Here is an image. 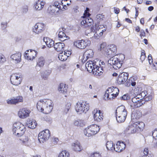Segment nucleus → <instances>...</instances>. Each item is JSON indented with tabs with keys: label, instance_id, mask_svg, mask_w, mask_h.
<instances>
[{
	"label": "nucleus",
	"instance_id": "nucleus-1",
	"mask_svg": "<svg viewBox=\"0 0 157 157\" xmlns=\"http://www.w3.org/2000/svg\"><path fill=\"white\" fill-rule=\"evenodd\" d=\"M127 114V111L124 105L118 107L115 112V116L117 122L121 123L124 122Z\"/></svg>",
	"mask_w": 157,
	"mask_h": 157
},
{
	"label": "nucleus",
	"instance_id": "nucleus-2",
	"mask_svg": "<svg viewBox=\"0 0 157 157\" xmlns=\"http://www.w3.org/2000/svg\"><path fill=\"white\" fill-rule=\"evenodd\" d=\"M75 109L76 112L79 114L82 113H86L89 109V105L86 102L80 101L76 103L75 106Z\"/></svg>",
	"mask_w": 157,
	"mask_h": 157
},
{
	"label": "nucleus",
	"instance_id": "nucleus-3",
	"mask_svg": "<svg viewBox=\"0 0 157 157\" xmlns=\"http://www.w3.org/2000/svg\"><path fill=\"white\" fill-rule=\"evenodd\" d=\"M108 63L112 66L114 69L117 70L121 67L123 62L120 60V59L117 57L116 55L110 58L108 61Z\"/></svg>",
	"mask_w": 157,
	"mask_h": 157
},
{
	"label": "nucleus",
	"instance_id": "nucleus-4",
	"mask_svg": "<svg viewBox=\"0 0 157 157\" xmlns=\"http://www.w3.org/2000/svg\"><path fill=\"white\" fill-rule=\"evenodd\" d=\"M90 44V40L87 39L77 40L74 42V45L78 48L82 49L85 48Z\"/></svg>",
	"mask_w": 157,
	"mask_h": 157
},
{
	"label": "nucleus",
	"instance_id": "nucleus-5",
	"mask_svg": "<svg viewBox=\"0 0 157 157\" xmlns=\"http://www.w3.org/2000/svg\"><path fill=\"white\" fill-rule=\"evenodd\" d=\"M50 136V131L46 129L40 132L39 134L38 140L40 142L43 143L47 140Z\"/></svg>",
	"mask_w": 157,
	"mask_h": 157
},
{
	"label": "nucleus",
	"instance_id": "nucleus-6",
	"mask_svg": "<svg viewBox=\"0 0 157 157\" xmlns=\"http://www.w3.org/2000/svg\"><path fill=\"white\" fill-rule=\"evenodd\" d=\"M145 126V124L143 122L137 121L131 125L130 128L133 132H136L137 131H141L143 130Z\"/></svg>",
	"mask_w": 157,
	"mask_h": 157
},
{
	"label": "nucleus",
	"instance_id": "nucleus-7",
	"mask_svg": "<svg viewBox=\"0 0 157 157\" xmlns=\"http://www.w3.org/2000/svg\"><path fill=\"white\" fill-rule=\"evenodd\" d=\"M21 80V75L19 74L15 73L11 76V82L14 85H18L20 84Z\"/></svg>",
	"mask_w": 157,
	"mask_h": 157
},
{
	"label": "nucleus",
	"instance_id": "nucleus-8",
	"mask_svg": "<svg viewBox=\"0 0 157 157\" xmlns=\"http://www.w3.org/2000/svg\"><path fill=\"white\" fill-rule=\"evenodd\" d=\"M44 104V111L43 112L45 114H48L50 113L53 108V104L52 101L51 100H48L45 101Z\"/></svg>",
	"mask_w": 157,
	"mask_h": 157
},
{
	"label": "nucleus",
	"instance_id": "nucleus-9",
	"mask_svg": "<svg viewBox=\"0 0 157 157\" xmlns=\"http://www.w3.org/2000/svg\"><path fill=\"white\" fill-rule=\"evenodd\" d=\"M45 25L44 23H36L33 28V30L34 32L36 34H39L42 33L44 29Z\"/></svg>",
	"mask_w": 157,
	"mask_h": 157
},
{
	"label": "nucleus",
	"instance_id": "nucleus-10",
	"mask_svg": "<svg viewBox=\"0 0 157 157\" xmlns=\"http://www.w3.org/2000/svg\"><path fill=\"white\" fill-rule=\"evenodd\" d=\"M83 19L81 22V25L86 27L91 26L93 24V20L89 17H82Z\"/></svg>",
	"mask_w": 157,
	"mask_h": 157
},
{
	"label": "nucleus",
	"instance_id": "nucleus-11",
	"mask_svg": "<svg viewBox=\"0 0 157 157\" xmlns=\"http://www.w3.org/2000/svg\"><path fill=\"white\" fill-rule=\"evenodd\" d=\"M114 91H116V93H117L119 94V89L116 87L112 86L108 88L106 90L105 93L104 95L105 97H106V99L107 100H111V98H109L110 94L111 93Z\"/></svg>",
	"mask_w": 157,
	"mask_h": 157
},
{
	"label": "nucleus",
	"instance_id": "nucleus-12",
	"mask_svg": "<svg viewBox=\"0 0 157 157\" xmlns=\"http://www.w3.org/2000/svg\"><path fill=\"white\" fill-rule=\"evenodd\" d=\"M26 130L25 126L23 124L21 125L16 130L13 129V133L19 137L22 136Z\"/></svg>",
	"mask_w": 157,
	"mask_h": 157
},
{
	"label": "nucleus",
	"instance_id": "nucleus-13",
	"mask_svg": "<svg viewBox=\"0 0 157 157\" xmlns=\"http://www.w3.org/2000/svg\"><path fill=\"white\" fill-rule=\"evenodd\" d=\"M23 98L22 96H19L15 97H13L10 99L7 100V102L9 104L16 105L19 102H22Z\"/></svg>",
	"mask_w": 157,
	"mask_h": 157
},
{
	"label": "nucleus",
	"instance_id": "nucleus-14",
	"mask_svg": "<svg viewBox=\"0 0 157 157\" xmlns=\"http://www.w3.org/2000/svg\"><path fill=\"white\" fill-rule=\"evenodd\" d=\"M132 101L134 103V107L135 108L140 107L145 103L143 100L140 99L137 96L132 98Z\"/></svg>",
	"mask_w": 157,
	"mask_h": 157
},
{
	"label": "nucleus",
	"instance_id": "nucleus-15",
	"mask_svg": "<svg viewBox=\"0 0 157 157\" xmlns=\"http://www.w3.org/2000/svg\"><path fill=\"white\" fill-rule=\"evenodd\" d=\"M128 76L127 73L123 72L119 75L117 81L120 84L124 83L127 80Z\"/></svg>",
	"mask_w": 157,
	"mask_h": 157
},
{
	"label": "nucleus",
	"instance_id": "nucleus-16",
	"mask_svg": "<svg viewBox=\"0 0 157 157\" xmlns=\"http://www.w3.org/2000/svg\"><path fill=\"white\" fill-rule=\"evenodd\" d=\"M30 111L27 108L21 109L18 112V116L20 118H25L29 116Z\"/></svg>",
	"mask_w": 157,
	"mask_h": 157
},
{
	"label": "nucleus",
	"instance_id": "nucleus-17",
	"mask_svg": "<svg viewBox=\"0 0 157 157\" xmlns=\"http://www.w3.org/2000/svg\"><path fill=\"white\" fill-rule=\"evenodd\" d=\"M93 113H94V118L95 121L97 122H100L103 119V116L101 114V110H98L97 109H94L93 112Z\"/></svg>",
	"mask_w": 157,
	"mask_h": 157
},
{
	"label": "nucleus",
	"instance_id": "nucleus-18",
	"mask_svg": "<svg viewBox=\"0 0 157 157\" xmlns=\"http://www.w3.org/2000/svg\"><path fill=\"white\" fill-rule=\"evenodd\" d=\"M126 145L124 142L119 141L116 144L114 151L116 152H120L125 149Z\"/></svg>",
	"mask_w": 157,
	"mask_h": 157
},
{
	"label": "nucleus",
	"instance_id": "nucleus-19",
	"mask_svg": "<svg viewBox=\"0 0 157 157\" xmlns=\"http://www.w3.org/2000/svg\"><path fill=\"white\" fill-rule=\"evenodd\" d=\"M45 2L41 0H38L34 5V7L36 10H40L43 8Z\"/></svg>",
	"mask_w": 157,
	"mask_h": 157
},
{
	"label": "nucleus",
	"instance_id": "nucleus-20",
	"mask_svg": "<svg viewBox=\"0 0 157 157\" xmlns=\"http://www.w3.org/2000/svg\"><path fill=\"white\" fill-rule=\"evenodd\" d=\"M65 46V44L63 42H58L54 44V48L57 52L61 51L64 50V48Z\"/></svg>",
	"mask_w": 157,
	"mask_h": 157
},
{
	"label": "nucleus",
	"instance_id": "nucleus-21",
	"mask_svg": "<svg viewBox=\"0 0 157 157\" xmlns=\"http://www.w3.org/2000/svg\"><path fill=\"white\" fill-rule=\"evenodd\" d=\"M21 53L18 52L16 54L12 55L11 56L10 58L14 60L16 63H18L21 61Z\"/></svg>",
	"mask_w": 157,
	"mask_h": 157
},
{
	"label": "nucleus",
	"instance_id": "nucleus-22",
	"mask_svg": "<svg viewBox=\"0 0 157 157\" xmlns=\"http://www.w3.org/2000/svg\"><path fill=\"white\" fill-rule=\"evenodd\" d=\"M51 72L52 71L50 70H47L43 71L41 73L42 78L44 80H47Z\"/></svg>",
	"mask_w": 157,
	"mask_h": 157
},
{
	"label": "nucleus",
	"instance_id": "nucleus-23",
	"mask_svg": "<svg viewBox=\"0 0 157 157\" xmlns=\"http://www.w3.org/2000/svg\"><path fill=\"white\" fill-rule=\"evenodd\" d=\"M27 125L28 127L32 129L35 128L37 125L36 121L34 120H29L27 121Z\"/></svg>",
	"mask_w": 157,
	"mask_h": 157
},
{
	"label": "nucleus",
	"instance_id": "nucleus-24",
	"mask_svg": "<svg viewBox=\"0 0 157 157\" xmlns=\"http://www.w3.org/2000/svg\"><path fill=\"white\" fill-rule=\"evenodd\" d=\"M67 87L66 86L65 84L60 83L59 86L58 90L61 93L65 94L67 92Z\"/></svg>",
	"mask_w": 157,
	"mask_h": 157
},
{
	"label": "nucleus",
	"instance_id": "nucleus-25",
	"mask_svg": "<svg viewBox=\"0 0 157 157\" xmlns=\"http://www.w3.org/2000/svg\"><path fill=\"white\" fill-rule=\"evenodd\" d=\"M90 127L88 126L87 128H86L84 130V133L85 136L88 137L95 135V133L91 129H90Z\"/></svg>",
	"mask_w": 157,
	"mask_h": 157
},
{
	"label": "nucleus",
	"instance_id": "nucleus-26",
	"mask_svg": "<svg viewBox=\"0 0 157 157\" xmlns=\"http://www.w3.org/2000/svg\"><path fill=\"white\" fill-rule=\"evenodd\" d=\"M45 103V101L43 100H40L37 102L36 105V108L39 111L43 112L44 111V104Z\"/></svg>",
	"mask_w": 157,
	"mask_h": 157
},
{
	"label": "nucleus",
	"instance_id": "nucleus-27",
	"mask_svg": "<svg viewBox=\"0 0 157 157\" xmlns=\"http://www.w3.org/2000/svg\"><path fill=\"white\" fill-rule=\"evenodd\" d=\"M59 31L58 34L59 38L61 41H63L67 39L68 36H66V34L63 31H61V29H59Z\"/></svg>",
	"mask_w": 157,
	"mask_h": 157
},
{
	"label": "nucleus",
	"instance_id": "nucleus-28",
	"mask_svg": "<svg viewBox=\"0 0 157 157\" xmlns=\"http://www.w3.org/2000/svg\"><path fill=\"white\" fill-rule=\"evenodd\" d=\"M93 64H94V62H93L92 61H89L86 63L85 65L86 67L88 72H93V69H92V68L93 67Z\"/></svg>",
	"mask_w": 157,
	"mask_h": 157
},
{
	"label": "nucleus",
	"instance_id": "nucleus-29",
	"mask_svg": "<svg viewBox=\"0 0 157 157\" xmlns=\"http://www.w3.org/2000/svg\"><path fill=\"white\" fill-rule=\"evenodd\" d=\"M106 147L108 150L112 151H114L115 149V144L112 141H107L106 144Z\"/></svg>",
	"mask_w": 157,
	"mask_h": 157
},
{
	"label": "nucleus",
	"instance_id": "nucleus-30",
	"mask_svg": "<svg viewBox=\"0 0 157 157\" xmlns=\"http://www.w3.org/2000/svg\"><path fill=\"white\" fill-rule=\"evenodd\" d=\"M94 54L92 50L89 49L87 50L84 53L83 55V57L84 58H87V59L92 57L93 56Z\"/></svg>",
	"mask_w": 157,
	"mask_h": 157
},
{
	"label": "nucleus",
	"instance_id": "nucleus-31",
	"mask_svg": "<svg viewBox=\"0 0 157 157\" xmlns=\"http://www.w3.org/2000/svg\"><path fill=\"white\" fill-rule=\"evenodd\" d=\"M72 146L73 149L75 151H80L82 149L80 144L78 141H76L74 143Z\"/></svg>",
	"mask_w": 157,
	"mask_h": 157
},
{
	"label": "nucleus",
	"instance_id": "nucleus-32",
	"mask_svg": "<svg viewBox=\"0 0 157 157\" xmlns=\"http://www.w3.org/2000/svg\"><path fill=\"white\" fill-rule=\"evenodd\" d=\"M48 10L49 11V13L51 14H56L59 12V9L56 8L54 6H50L48 7Z\"/></svg>",
	"mask_w": 157,
	"mask_h": 157
},
{
	"label": "nucleus",
	"instance_id": "nucleus-33",
	"mask_svg": "<svg viewBox=\"0 0 157 157\" xmlns=\"http://www.w3.org/2000/svg\"><path fill=\"white\" fill-rule=\"evenodd\" d=\"M89 127L90 128V129H91L94 132L95 135L98 132L100 129L99 126L95 124H92Z\"/></svg>",
	"mask_w": 157,
	"mask_h": 157
},
{
	"label": "nucleus",
	"instance_id": "nucleus-34",
	"mask_svg": "<svg viewBox=\"0 0 157 157\" xmlns=\"http://www.w3.org/2000/svg\"><path fill=\"white\" fill-rule=\"evenodd\" d=\"M153 155L148 153V149L146 148L139 157H153Z\"/></svg>",
	"mask_w": 157,
	"mask_h": 157
},
{
	"label": "nucleus",
	"instance_id": "nucleus-35",
	"mask_svg": "<svg viewBox=\"0 0 157 157\" xmlns=\"http://www.w3.org/2000/svg\"><path fill=\"white\" fill-rule=\"evenodd\" d=\"M83 120L79 119L75 120L74 121V124L76 126L78 127H83L84 125Z\"/></svg>",
	"mask_w": 157,
	"mask_h": 157
},
{
	"label": "nucleus",
	"instance_id": "nucleus-36",
	"mask_svg": "<svg viewBox=\"0 0 157 157\" xmlns=\"http://www.w3.org/2000/svg\"><path fill=\"white\" fill-rule=\"evenodd\" d=\"M45 63V60L43 57H40L37 60V66H38L39 67H43Z\"/></svg>",
	"mask_w": 157,
	"mask_h": 157
},
{
	"label": "nucleus",
	"instance_id": "nucleus-37",
	"mask_svg": "<svg viewBox=\"0 0 157 157\" xmlns=\"http://www.w3.org/2000/svg\"><path fill=\"white\" fill-rule=\"evenodd\" d=\"M105 54L107 56L108 58H111L113 57L116 53L113 52L112 51L110 50L109 49H107V50L105 52Z\"/></svg>",
	"mask_w": 157,
	"mask_h": 157
},
{
	"label": "nucleus",
	"instance_id": "nucleus-38",
	"mask_svg": "<svg viewBox=\"0 0 157 157\" xmlns=\"http://www.w3.org/2000/svg\"><path fill=\"white\" fill-rule=\"evenodd\" d=\"M67 53L64 52V55H63L62 53H60L58 56V58L61 61L66 60L67 58V56L66 55Z\"/></svg>",
	"mask_w": 157,
	"mask_h": 157
},
{
	"label": "nucleus",
	"instance_id": "nucleus-39",
	"mask_svg": "<svg viewBox=\"0 0 157 157\" xmlns=\"http://www.w3.org/2000/svg\"><path fill=\"white\" fill-rule=\"evenodd\" d=\"M69 153L65 150L60 153L58 157H69Z\"/></svg>",
	"mask_w": 157,
	"mask_h": 157
},
{
	"label": "nucleus",
	"instance_id": "nucleus-40",
	"mask_svg": "<svg viewBox=\"0 0 157 157\" xmlns=\"http://www.w3.org/2000/svg\"><path fill=\"white\" fill-rule=\"evenodd\" d=\"M107 45L105 43H103L100 46V50L102 51L105 52L108 48V46H106Z\"/></svg>",
	"mask_w": 157,
	"mask_h": 157
},
{
	"label": "nucleus",
	"instance_id": "nucleus-41",
	"mask_svg": "<svg viewBox=\"0 0 157 157\" xmlns=\"http://www.w3.org/2000/svg\"><path fill=\"white\" fill-rule=\"evenodd\" d=\"M44 41L45 42L46 45L49 48H51L52 46L54 47V41H52L50 42L48 41V40L46 41H45V39L44 38L43 39Z\"/></svg>",
	"mask_w": 157,
	"mask_h": 157
},
{
	"label": "nucleus",
	"instance_id": "nucleus-42",
	"mask_svg": "<svg viewBox=\"0 0 157 157\" xmlns=\"http://www.w3.org/2000/svg\"><path fill=\"white\" fill-rule=\"evenodd\" d=\"M8 22L3 21L1 22V27L2 30H5L7 27Z\"/></svg>",
	"mask_w": 157,
	"mask_h": 157
},
{
	"label": "nucleus",
	"instance_id": "nucleus-43",
	"mask_svg": "<svg viewBox=\"0 0 157 157\" xmlns=\"http://www.w3.org/2000/svg\"><path fill=\"white\" fill-rule=\"evenodd\" d=\"M95 28L94 27L92 26L90 28V33H88V36L89 35H90V36H91L92 37H93L94 36H95V35L96 34L95 33H94L95 32Z\"/></svg>",
	"mask_w": 157,
	"mask_h": 157
},
{
	"label": "nucleus",
	"instance_id": "nucleus-44",
	"mask_svg": "<svg viewBox=\"0 0 157 157\" xmlns=\"http://www.w3.org/2000/svg\"><path fill=\"white\" fill-rule=\"evenodd\" d=\"M71 106V104L70 103H67L66 105L65 108L63 110V113L67 114L70 109Z\"/></svg>",
	"mask_w": 157,
	"mask_h": 157
},
{
	"label": "nucleus",
	"instance_id": "nucleus-45",
	"mask_svg": "<svg viewBox=\"0 0 157 157\" xmlns=\"http://www.w3.org/2000/svg\"><path fill=\"white\" fill-rule=\"evenodd\" d=\"M108 49L116 53L117 52V47L114 44H112L108 46Z\"/></svg>",
	"mask_w": 157,
	"mask_h": 157
},
{
	"label": "nucleus",
	"instance_id": "nucleus-46",
	"mask_svg": "<svg viewBox=\"0 0 157 157\" xmlns=\"http://www.w3.org/2000/svg\"><path fill=\"white\" fill-rule=\"evenodd\" d=\"M22 124H21L20 122H16L13 125V128H12V131L13 132V129H15L16 130L19 127V126H21V125Z\"/></svg>",
	"mask_w": 157,
	"mask_h": 157
},
{
	"label": "nucleus",
	"instance_id": "nucleus-47",
	"mask_svg": "<svg viewBox=\"0 0 157 157\" xmlns=\"http://www.w3.org/2000/svg\"><path fill=\"white\" fill-rule=\"evenodd\" d=\"M96 18L97 19L98 21H101L104 20V16L102 14H98L96 16Z\"/></svg>",
	"mask_w": 157,
	"mask_h": 157
},
{
	"label": "nucleus",
	"instance_id": "nucleus-48",
	"mask_svg": "<svg viewBox=\"0 0 157 157\" xmlns=\"http://www.w3.org/2000/svg\"><path fill=\"white\" fill-rule=\"evenodd\" d=\"M89 9L88 8H86V10L84 11L83 14V16H82V17H90V14L89 13Z\"/></svg>",
	"mask_w": 157,
	"mask_h": 157
},
{
	"label": "nucleus",
	"instance_id": "nucleus-49",
	"mask_svg": "<svg viewBox=\"0 0 157 157\" xmlns=\"http://www.w3.org/2000/svg\"><path fill=\"white\" fill-rule=\"evenodd\" d=\"M90 157H101V155L99 152H95L92 154Z\"/></svg>",
	"mask_w": 157,
	"mask_h": 157
},
{
	"label": "nucleus",
	"instance_id": "nucleus-50",
	"mask_svg": "<svg viewBox=\"0 0 157 157\" xmlns=\"http://www.w3.org/2000/svg\"><path fill=\"white\" fill-rule=\"evenodd\" d=\"M130 98L129 95L128 94H126L124 95L123 96L121 97L120 98L121 100H126L129 99Z\"/></svg>",
	"mask_w": 157,
	"mask_h": 157
},
{
	"label": "nucleus",
	"instance_id": "nucleus-51",
	"mask_svg": "<svg viewBox=\"0 0 157 157\" xmlns=\"http://www.w3.org/2000/svg\"><path fill=\"white\" fill-rule=\"evenodd\" d=\"M28 11V6L27 5H24L23 6L22 9V12L26 13Z\"/></svg>",
	"mask_w": 157,
	"mask_h": 157
},
{
	"label": "nucleus",
	"instance_id": "nucleus-52",
	"mask_svg": "<svg viewBox=\"0 0 157 157\" xmlns=\"http://www.w3.org/2000/svg\"><path fill=\"white\" fill-rule=\"evenodd\" d=\"M152 135L153 138L157 140V128H155L152 132Z\"/></svg>",
	"mask_w": 157,
	"mask_h": 157
},
{
	"label": "nucleus",
	"instance_id": "nucleus-53",
	"mask_svg": "<svg viewBox=\"0 0 157 157\" xmlns=\"http://www.w3.org/2000/svg\"><path fill=\"white\" fill-rule=\"evenodd\" d=\"M61 5L62 6V8H61V9L60 10H66L67 9V6L66 4H63V1H62L61 2Z\"/></svg>",
	"mask_w": 157,
	"mask_h": 157
},
{
	"label": "nucleus",
	"instance_id": "nucleus-54",
	"mask_svg": "<svg viewBox=\"0 0 157 157\" xmlns=\"http://www.w3.org/2000/svg\"><path fill=\"white\" fill-rule=\"evenodd\" d=\"M98 66L97 65H96L94 63V64H93V67L92 68V69H93V71L94 73L95 71V70L97 71L98 70Z\"/></svg>",
	"mask_w": 157,
	"mask_h": 157
},
{
	"label": "nucleus",
	"instance_id": "nucleus-55",
	"mask_svg": "<svg viewBox=\"0 0 157 157\" xmlns=\"http://www.w3.org/2000/svg\"><path fill=\"white\" fill-rule=\"evenodd\" d=\"M118 95V93H116V94L113 93L111 95L110 94L109 98H111V99L112 98H116Z\"/></svg>",
	"mask_w": 157,
	"mask_h": 157
},
{
	"label": "nucleus",
	"instance_id": "nucleus-56",
	"mask_svg": "<svg viewBox=\"0 0 157 157\" xmlns=\"http://www.w3.org/2000/svg\"><path fill=\"white\" fill-rule=\"evenodd\" d=\"M148 60L149 64H151V63H152L153 60L151 55V54H149L148 56Z\"/></svg>",
	"mask_w": 157,
	"mask_h": 157
},
{
	"label": "nucleus",
	"instance_id": "nucleus-57",
	"mask_svg": "<svg viewBox=\"0 0 157 157\" xmlns=\"http://www.w3.org/2000/svg\"><path fill=\"white\" fill-rule=\"evenodd\" d=\"M5 61V58L3 55H0V63H2Z\"/></svg>",
	"mask_w": 157,
	"mask_h": 157
},
{
	"label": "nucleus",
	"instance_id": "nucleus-58",
	"mask_svg": "<svg viewBox=\"0 0 157 157\" xmlns=\"http://www.w3.org/2000/svg\"><path fill=\"white\" fill-rule=\"evenodd\" d=\"M137 114V113H133L132 115V117H133V118H135L136 119H139L140 117V116H137L136 115ZM138 114V113L137 114V115Z\"/></svg>",
	"mask_w": 157,
	"mask_h": 157
},
{
	"label": "nucleus",
	"instance_id": "nucleus-59",
	"mask_svg": "<svg viewBox=\"0 0 157 157\" xmlns=\"http://www.w3.org/2000/svg\"><path fill=\"white\" fill-rule=\"evenodd\" d=\"M113 9H114V12L115 13L117 14L119 13L120 10L119 8L116 7H114L113 8Z\"/></svg>",
	"mask_w": 157,
	"mask_h": 157
},
{
	"label": "nucleus",
	"instance_id": "nucleus-60",
	"mask_svg": "<svg viewBox=\"0 0 157 157\" xmlns=\"http://www.w3.org/2000/svg\"><path fill=\"white\" fill-rule=\"evenodd\" d=\"M140 36L142 37V36H145V33L143 29L141 30L140 32Z\"/></svg>",
	"mask_w": 157,
	"mask_h": 157
},
{
	"label": "nucleus",
	"instance_id": "nucleus-61",
	"mask_svg": "<svg viewBox=\"0 0 157 157\" xmlns=\"http://www.w3.org/2000/svg\"><path fill=\"white\" fill-rule=\"evenodd\" d=\"M95 71L96 72L95 74L98 75H100L101 73H102V71H100L99 69H98L97 70L95 71Z\"/></svg>",
	"mask_w": 157,
	"mask_h": 157
},
{
	"label": "nucleus",
	"instance_id": "nucleus-62",
	"mask_svg": "<svg viewBox=\"0 0 157 157\" xmlns=\"http://www.w3.org/2000/svg\"><path fill=\"white\" fill-rule=\"evenodd\" d=\"M155 64H155L154 63H153L152 66V68L153 69L156 70L157 69V63L156 62Z\"/></svg>",
	"mask_w": 157,
	"mask_h": 157
},
{
	"label": "nucleus",
	"instance_id": "nucleus-63",
	"mask_svg": "<svg viewBox=\"0 0 157 157\" xmlns=\"http://www.w3.org/2000/svg\"><path fill=\"white\" fill-rule=\"evenodd\" d=\"M119 56L121 58V59L120 60H122L123 62V60L125 58L124 55L123 54H120L119 55Z\"/></svg>",
	"mask_w": 157,
	"mask_h": 157
},
{
	"label": "nucleus",
	"instance_id": "nucleus-64",
	"mask_svg": "<svg viewBox=\"0 0 157 157\" xmlns=\"http://www.w3.org/2000/svg\"><path fill=\"white\" fill-rule=\"evenodd\" d=\"M154 7L153 6H150L148 7L147 10L149 11H151L154 10Z\"/></svg>",
	"mask_w": 157,
	"mask_h": 157
}]
</instances>
